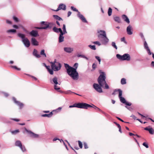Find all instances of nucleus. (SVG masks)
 I'll return each mask as SVG.
<instances>
[{
	"label": "nucleus",
	"mask_w": 154,
	"mask_h": 154,
	"mask_svg": "<svg viewBox=\"0 0 154 154\" xmlns=\"http://www.w3.org/2000/svg\"><path fill=\"white\" fill-rule=\"evenodd\" d=\"M106 78V74L103 72H102L99 77L97 81L99 85L97 84L94 83L93 86L94 88L97 92L102 93L103 91L101 87H103L104 85L105 88L108 89L109 88V86L106 82L105 79Z\"/></svg>",
	"instance_id": "1"
},
{
	"label": "nucleus",
	"mask_w": 154,
	"mask_h": 154,
	"mask_svg": "<svg viewBox=\"0 0 154 154\" xmlns=\"http://www.w3.org/2000/svg\"><path fill=\"white\" fill-rule=\"evenodd\" d=\"M68 75L70 76L73 79L77 80L79 78V74L75 69L73 67L68 69L67 72Z\"/></svg>",
	"instance_id": "2"
},
{
	"label": "nucleus",
	"mask_w": 154,
	"mask_h": 154,
	"mask_svg": "<svg viewBox=\"0 0 154 154\" xmlns=\"http://www.w3.org/2000/svg\"><path fill=\"white\" fill-rule=\"evenodd\" d=\"M92 106L91 105L85 103H79L74 104L72 105L69 106V108L76 107L78 108L84 109H87L88 107H91Z\"/></svg>",
	"instance_id": "3"
},
{
	"label": "nucleus",
	"mask_w": 154,
	"mask_h": 154,
	"mask_svg": "<svg viewBox=\"0 0 154 154\" xmlns=\"http://www.w3.org/2000/svg\"><path fill=\"white\" fill-rule=\"evenodd\" d=\"M51 83L54 85V89L56 90H58L60 89V88L58 86V85H60V84L58 82V78L55 76L50 80Z\"/></svg>",
	"instance_id": "4"
},
{
	"label": "nucleus",
	"mask_w": 154,
	"mask_h": 154,
	"mask_svg": "<svg viewBox=\"0 0 154 154\" xmlns=\"http://www.w3.org/2000/svg\"><path fill=\"white\" fill-rule=\"evenodd\" d=\"M118 93L119 94V97L120 101L123 103H125V99L124 97H122V91L121 89H116L112 94L115 95L117 94Z\"/></svg>",
	"instance_id": "5"
},
{
	"label": "nucleus",
	"mask_w": 154,
	"mask_h": 154,
	"mask_svg": "<svg viewBox=\"0 0 154 154\" xmlns=\"http://www.w3.org/2000/svg\"><path fill=\"white\" fill-rule=\"evenodd\" d=\"M71 9L74 11L77 12H78V16L81 20L84 23H87V21L84 17V16L80 14V13L78 11V10L73 6L71 7Z\"/></svg>",
	"instance_id": "6"
},
{
	"label": "nucleus",
	"mask_w": 154,
	"mask_h": 154,
	"mask_svg": "<svg viewBox=\"0 0 154 154\" xmlns=\"http://www.w3.org/2000/svg\"><path fill=\"white\" fill-rule=\"evenodd\" d=\"M52 69L55 71H57L60 70L61 67V65L59 63H57L56 64L52 63L51 65Z\"/></svg>",
	"instance_id": "7"
},
{
	"label": "nucleus",
	"mask_w": 154,
	"mask_h": 154,
	"mask_svg": "<svg viewBox=\"0 0 154 154\" xmlns=\"http://www.w3.org/2000/svg\"><path fill=\"white\" fill-rule=\"evenodd\" d=\"M97 32L99 33V38L101 37L102 38H108L106 37V32L105 31L100 30L98 31Z\"/></svg>",
	"instance_id": "8"
},
{
	"label": "nucleus",
	"mask_w": 154,
	"mask_h": 154,
	"mask_svg": "<svg viewBox=\"0 0 154 154\" xmlns=\"http://www.w3.org/2000/svg\"><path fill=\"white\" fill-rule=\"evenodd\" d=\"M15 145L16 146L19 147L23 152H24L26 151L25 146H22L20 141H17L15 142Z\"/></svg>",
	"instance_id": "9"
},
{
	"label": "nucleus",
	"mask_w": 154,
	"mask_h": 154,
	"mask_svg": "<svg viewBox=\"0 0 154 154\" xmlns=\"http://www.w3.org/2000/svg\"><path fill=\"white\" fill-rule=\"evenodd\" d=\"M29 35L32 37H36L39 36V35L37 31L32 30L29 33Z\"/></svg>",
	"instance_id": "10"
},
{
	"label": "nucleus",
	"mask_w": 154,
	"mask_h": 154,
	"mask_svg": "<svg viewBox=\"0 0 154 154\" xmlns=\"http://www.w3.org/2000/svg\"><path fill=\"white\" fill-rule=\"evenodd\" d=\"M61 9L63 10H66V6L64 4L62 3L60 4L57 10H53L55 11H57Z\"/></svg>",
	"instance_id": "11"
},
{
	"label": "nucleus",
	"mask_w": 154,
	"mask_h": 154,
	"mask_svg": "<svg viewBox=\"0 0 154 154\" xmlns=\"http://www.w3.org/2000/svg\"><path fill=\"white\" fill-rule=\"evenodd\" d=\"M144 46L145 49H146L147 53L149 55H151L152 54V52L150 51V50L149 49L147 44L146 41H145L144 43Z\"/></svg>",
	"instance_id": "12"
},
{
	"label": "nucleus",
	"mask_w": 154,
	"mask_h": 154,
	"mask_svg": "<svg viewBox=\"0 0 154 154\" xmlns=\"http://www.w3.org/2000/svg\"><path fill=\"white\" fill-rule=\"evenodd\" d=\"M12 99L14 103L19 106L20 109H21L23 107V103L18 101H17L16 98L14 97H13Z\"/></svg>",
	"instance_id": "13"
},
{
	"label": "nucleus",
	"mask_w": 154,
	"mask_h": 154,
	"mask_svg": "<svg viewBox=\"0 0 154 154\" xmlns=\"http://www.w3.org/2000/svg\"><path fill=\"white\" fill-rule=\"evenodd\" d=\"M131 105V103L126 100V108L131 111L133 109V108L132 106H130Z\"/></svg>",
	"instance_id": "14"
},
{
	"label": "nucleus",
	"mask_w": 154,
	"mask_h": 154,
	"mask_svg": "<svg viewBox=\"0 0 154 154\" xmlns=\"http://www.w3.org/2000/svg\"><path fill=\"white\" fill-rule=\"evenodd\" d=\"M26 131L28 133L31 134L30 136L31 137L35 138L38 137L39 136L38 134H35L30 131L26 129Z\"/></svg>",
	"instance_id": "15"
},
{
	"label": "nucleus",
	"mask_w": 154,
	"mask_h": 154,
	"mask_svg": "<svg viewBox=\"0 0 154 154\" xmlns=\"http://www.w3.org/2000/svg\"><path fill=\"white\" fill-rule=\"evenodd\" d=\"M22 41L25 47H28L30 46V42L28 39H22Z\"/></svg>",
	"instance_id": "16"
},
{
	"label": "nucleus",
	"mask_w": 154,
	"mask_h": 154,
	"mask_svg": "<svg viewBox=\"0 0 154 154\" xmlns=\"http://www.w3.org/2000/svg\"><path fill=\"white\" fill-rule=\"evenodd\" d=\"M64 50L66 52L71 53L73 51V48L70 47H65L64 48Z\"/></svg>",
	"instance_id": "17"
},
{
	"label": "nucleus",
	"mask_w": 154,
	"mask_h": 154,
	"mask_svg": "<svg viewBox=\"0 0 154 154\" xmlns=\"http://www.w3.org/2000/svg\"><path fill=\"white\" fill-rule=\"evenodd\" d=\"M116 57L118 59L120 60H125V54L122 56L118 54H116Z\"/></svg>",
	"instance_id": "18"
},
{
	"label": "nucleus",
	"mask_w": 154,
	"mask_h": 154,
	"mask_svg": "<svg viewBox=\"0 0 154 154\" xmlns=\"http://www.w3.org/2000/svg\"><path fill=\"white\" fill-rule=\"evenodd\" d=\"M113 19L114 20L118 23H122L121 19L120 18L116 15H114L113 16Z\"/></svg>",
	"instance_id": "19"
},
{
	"label": "nucleus",
	"mask_w": 154,
	"mask_h": 154,
	"mask_svg": "<svg viewBox=\"0 0 154 154\" xmlns=\"http://www.w3.org/2000/svg\"><path fill=\"white\" fill-rule=\"evenodd\" d=\"M126 30L127 33L128 35H131L132 34V32L131 31L132 30V27L130 25H129L127 27Z\"/></svg>",
	"instance_id": "20"
},
{
	"label": "nucleus",
	"mask_w": 154,
	"mask_h": 154,
	"mask_svg": "<svg viewBox=\"0 0 154 154\" xmlns=\"http://www.w3.org/2000/svg\"><path fill=\"white\" fill-rule=\"evenodd\" d=\"M55 26V24L53 22H48V25L46 27H45V29L47 28L51 29L53 26Z\"/></svg>",
	"instance_id": "21"
},
{
	"label": "nucleus",
	"mask_w": 154,
	"mask_h": 154,
	"mask_svg": "<svg viewBox=\"0 0 154 154\" xmlns=\"http://www.w3.org/2000/svg\"><path fill=\"white\" fill-rule=\"evenodd\" d=\"M53 30L54 32L58 33L61 31V29L60 28H57L55 26L53 28Z\"/></svg>",
	"instance_id": "22"
},
{
	"label": "nucleus",
	"mask_w": 154,
	"mask_h": 154,
	"mask_svg": "<svg viewBox=\"0 0 154 154\" xmlns=\"http://www.w3.org/2000/svg\"><path fill=\"white\" fill-rule=\"evenodd\" d=\"M37 52V51L36 50L34 49L33 53V55L35 56L36 57L39 58L41 56L39 54H38Z\"/></svg>",
	"instance_id": "23"
},
{
	"label": "nucleus",
	"mask_w": 154,
	"mask_h": 154,
	"mask_svg": "<svg viewBox=\"0 0 154 154\" xmlns=\"http://www.w3.org/2000/svg\"><path fill=\"white\" fill-rule=\"evenodd\" d=\"M31 43L34 45H38V42L36 41V39H32Z\"/></svg>",
	"instance_id": "24"
},
{
	"label": "nucleus",
	"mask_w": 154,
	"mask_h": 154,
	"mask_svg": "<svg viewBox=\"0 0 154 154\" xmlns=\"http://www.w3.org/2000/svg\"><path fill=\"white\" fill-rule=\"evenodd\" d=\"M53 17L55 19L58 20H63L62 19L57 15H54L53 16Z\"/></svg>",
	"instance_id": "25"
},
{
	"label": "nucleus",
	"mask_w": 154,
	"mask_h": 154,
	"mask_svg": "<svg viewBox=\"0 0 154 154\" xmlns=\"http://www.w3.org/2000/svg\"><path fill=\"white\" fill-rule=\"evenodd\" d=\"M77 56L78 57H81L82 58H85L87 60H88V58L84 55H81L79 54H77Z\"/></svg>",
	"instance_id": "26"
},
{
	"label": "nucleus",
	"mask_w": 154,
	"mask_h": 154,
	"mask_svg": "<svg viewBox=\"0 0 154 154\" xmlns=\"http://www.w3.org/2000/svg\"><path fill=\"white\" fill-rule=\"evenodd\" d=\"M52 115V112H51L49 114H45L42 115V117H51Z\"/></svg>",
	"instance_id": "27"
},
{
	"label": "nucleus",
	"mask_w": 154,
	"mask_h": 154,
	"mask_svg": "<svg viewBox=\"0 0 154 154\" xmlns=\"http://www.w3.org/2000/svg\"><path fill=\"white\" fill-rule=\"evenodd\" d=\"M40 24L42 26L44 25V27H46L47 25H48V22L46 21H42L40 22Z\"/></svg>",
	"instance_id": "28"
},
{
	"label": "nucleus",
	"mask_w": 154,
	"mask_h": 154,
	"mask_svg": "<svg viewBox=\"0 0 154 154\" xmlns=\"http://www.w3.org/2000/svg\"><path fill=\"white\" fill-rule=\"evenodd\" d=\"M18 36L21 38H25V35L24 34H21L20 33H18Z\"/></svg>",
	"instance_id": "29"
},
{
	"label": "nucleus",
	"mask_w": 154,
	"mask_h": 154,
	"mask_svg": "<svg viewBox=\"0 0 154 154\" xmlns=\"http://www.w3.org/2000/svg\"><path fill=\"white\" fill-rule=\"evenodd\" d=\"M112 12V9L111 8H109L108 9V13L109 16H110L111 15Z\"/></svg>",
	"instance_id": "30"
},
{
	"label": "nucleus",
	"mask_w": 154,
	"mask_h": 154,
	"mask_svg": "<svg viewBox=\"0 0 154 154\" xmlns=\"http://www.w3.org/2000/svg\"><path fill=\"white\" fill-rule=\"evenodd\" d=\"M64 66L65 68L66 69L67 72L68 71V69H70L71 67H72L70 66L67 63H65Z\"/></svg>",
	"instance_id": "31"
},
{
	"label": "nucleus",
	"mask_w": 154,
	"mask_h": 154,
	"mask_svg": "<svg viewBox=\"0 0 154 154\" xmlns=\"http://www.w3.org/2000/svg\"><path fill=\"white\" fill-rule=\"evenodd\" d=\"M16 30L15 29H11L7 30L8 33H15L16 32Z\"/></svg>",
	"instance_id": "32"
},
{
	"label": "nucleus",
	"mask_w": 154,
	"mask_h": 154,
	"mask_svg": "<svg viewBox=\"0 0 154 154\" xmlns=\"http://www.w3.org/2000/svg\"><path fill=\"white\" fill-rule=\"evenodd\" d=\"M131 57L130 55L128 54H126V60L129 61Z\"/></svg>",
	"instance_id": "33"
},
{
	"label": "nucleus",
	"mask_w": 154,
	"mask_h": 154,
	"mask_svg": "<svg viewBox=\"0 0 154 154\" xmlns=\"http://www.w3.org/2000/svg\"><path fill=\"white\" fill-rule=\"evenodd\" d=\"M149 131L150 134H154V130L152 128H149Z\"/></svg>",
	"instance_id": "34"
},
{
	"label": "nucleus",
	"mask_w": 154,
	"mask_h": 154,
	"mask_svg": "<svg viewBox=\"0 0 154 154\" xmlns=\"http://www.w3.org/2000/svg\"><path fill=\"white\" fill-rule=\"evenodd\" d=\"M72 93H74L75 94H77L78 95H79L77 94H76L75 93H74V92H73L70 90H69V91H66L65 93V94H71Z\"/></svg>",
	"instance_id": "35"
},
{
	"label": "nucleus",
	"mask_w": 154,
	"mask_h": 154,
	"mask_svg": "<svg viewBox=\"0 0 154 154\" xmlns=\"http://www.w3.org/2000/svg\"><path fill=\"white\" fill-rule=\"evenodd\" d=\"M40 54L42 55H44L45 56V57H46V54L45 53V50H42L41 52H40Z\"/></svg>",
	"instance_id": "36"
},
{
	"label": "nucleus",
	"mask_w": 154,
	"mask_h": 154,
	"mask_svg": "<svg viewBox=\"0 0 154 154\" xmlns=\"http://www.w3.org/2000/svg\"><path fill=\"white\" fill-rule=\"evenodd\" d=\"M108 41L109 39H103L102 42H103V44H105L108 42Z\"/></svg>",
	"instance_id": "37"
},
{
	"label": "nucleus",
	"mask_w": 154,
	"mask_h": 154,
	"mask_svg": "<svg viewBox=\"0 0 154 154\" xmlns=\"http://www.w3.org/2000/svg\"><path fill=\"white\" fill-rule=\"evenodd\" d=\"M88 46L92 49L95 50H96L95 46L94 45H88Z\"/></svg>",
	"instance_id": "38"
},
{
	"label": "nucleus",
	"mask_w": 154,
	"mask_h": 154,
	"mask_svg": "<svg viewBox=\"0 0 154 154\" xmlns=\"http://www.w3.org/2000/svg\"><path fill=\"white\" fill-rule=\"evenodd\" d=\"M19 130H16L14 131H11V133L13 134H15L18 132H19Z\"/></svg>",
	"instance_id": "39"
},
{
	"label": "nucleus",
	"mask_w": 154,
	"mask_h": 154,
	"mask_svg": "<svg viewBox=\"0 0 154 154\" xmlns=\"http://www.w3.org/2000/svg\"><path fill=\"white\" fill-rule=\"evenodd\" d=\"M121 82L122 85L125 84V79L124 78H122L121 80Z\"/></svg>",
	"instance_id": "40"
},
{
	"label": "nucleus",
	"mask_w": 154,
	"mask_h": 154,
	"mask_svg": "<svg viewBox=\"0 0 154 154\" xmlns=\"http://www.w3.org/2000/svg\"><path fill=\"white\" fill-rule=\"evenodd\" d=\"M78 64L77 63H75L73 67H74V68H74V69H75V70H76V69L78 68Z\"/></svg>",
	"instance_id": "41"
},
{
	"label": "nucleus",
	"mask_w": 154,
	"mask_h": 154,
	"mask_svg": "<svg viewBox=\"0 0 154 154\" xmlns=\"http://www.w3.org/2000/svg\"><path fill=\"white\" fill-rule=\"evenodd\" d=\"M63 31L64 32L67 33V31H66V25L64 24L63 25Z\"/></svg>",
	"instance_id": "42"
},
{
	"label": "nucleus",
	"mask_w": 154,
	"mask_h": 154,
	"mask_svg": "<svg viewBox=\"0 0 154 154\" xmlns=\"http://www.w3.org/2000/svg\"><path fill=\"white\" fill-rule=\"evenodd\" d=\"M13 20H14V21L15 22H18V21H19L17 17L14 16L13 17Z\"/></svg>",
	"instance_id": "43"
},
{
	"label": "nucleus",
	"mask_w": 154,
	"mask_h": 154,
	"mask_svg": "<svg viewBox=\"0 0 154 154\" xmlns=\"http://www.w3.org/2000/svg\"><path fill=\"white\" fill-rule=\"evenodd\" d=\"M97 66V64L95 63H94L92 64V67L93 70H94L96 68Z\"/></svg>",
	"instance_id": "44"
},
{
	"label": "nucleus",
	"mask_w": 154,
	"mask_h": 154,
	"mask_svg": "<svg viewBox=\"0 0 154 154\" xmlns=\"http://www.w3.org/2000/svg\"><path fill=\"white\" fill-rule=\"evenodd\" d=\"M112 46L114 48L116 49H117V46L116 45V43L115 42H113L112 43Z\"/></svg>",
	"instance_id": "45"
},
{
	"label": "nucleus",
	"mask_w": 154,
	"mask_h": 154,
	"mask_svg": "<svg viewBox=\"0 0 154 154\" xmlns=\"http://www.w3.org/2000/svg\"><path fill=\"white\" fill-rule=\"evenodd\" d=\"M143 145L145 146L146 148H148L149 147V146L148 145V144L146 142H144L143 143Z\"/></svg>",
	"instance_id": "46"
},
{
	"label": "nucleus",
	"mask_w": 154,
	"mask_h": 154,
	"mask_svg": "<svg viewBox=\"0 0 154 154\" xmlns=\"http://www.w3.org/2000/svg\"><path fill=\"white\" fill-rule=\"evenodd\" d=\"M78 143L79 147L80 148H82V143L79 140L78 141Z\"/></svg>",
	"instance_id": "47"
},
{
	"label": "nucleus",
	"mask_w": 154,
	"mask_h": 154,
	"mask_svg": "<svg viewBox=\"0 0 154 154\" xmlns=\"http://www.w3.org/2000/svg\"><path fill=\"white\" fill-rule=\"evenodd\" d=\"M95 57L96 58V59H97L98 60V61L99 62V64H100V62L101 61V59H100V57H99L97 56H96Z\"/></svg>",
	"instance_id": "48"
},
{
	"label": "nucleus",
	"mask_w": 154,
	"mask_h": 154,
	"mask_svg": "<svg viewBox=\"0 0 154 154\" xmlns=\"http://www.w3.org/2000/svg\"><path fill=\"white\" fill-rule=\"evenodd\" d=\"M45 27H34L35 29H45L44 28Z\"/></svg>",
	"instance_id": "49"
},
{
	"label": "nucleus",
	"mask_w": 154,
	"mask_h": 154,
	"mask_svg": "<svg viewBox=\"0 0 154 154\" xmlns=\"http://www.w3.org/2000/svg\"><path fill=\"white\" fill-rule=\"evenodd\" d=\"M53 70L52 69H50L48 70V71L51 74L53 75L54 73V72Z\"/></svg>",
	"instance_id": "50"
},
{
	"label": "nucleus",
	"mask_w": 154,
	"mask_h": 154,
	"mask_svg": "<svg viewBox=\"0 0 154 154\" xmlns=\"http://www.w3.org/2000/svg\"><path fill=\"white\" fill-rule=\"evenodd\" d=\"M93 43L97 45L98 46H100L101 45L100 43L98 41H96L93 42Z\"/></svg>",
	"instance_id": "51"
},
{
	"label": "nucleus",
	"mask_w": 154,
	"mask_h": 154,
	"mask_svg": "<svg viewBox=\"0 0 154 154\" xmlns=\"http://www.w3.org/2000/svg\"><path fill=\"white\" fill-rule=\"evenodd\" d=\"M11 67L12 68H14L15 69H17L18 70H20V69L17 68L16 66H11Z\"/></svg>",
	"instance_id": "52"
},
{
	"label": "nucleus",
	"mask_w": 154,
	"mask_h": 154,
	"mask_svg": "<svg viewBox=\"0 0 154 154\" xmlns=\"http://www.w3.org/2000/svg\"><path fill=\"white\" fill-rule=\"evenodd\" d=\"M60 32V35H63L64 34L67 33L66 32H64L62 31V30Z\"/></svg>",
	"instance_id": "53"
},
{
	"label": "nucleus",
	"mask_w": 154,
	"mask_h": 154,
	"mask_svg": "<svg viewBox=\"0 0 154 154\" xmlns=\"http://www.w3.org/2000/svg\"><path fill=\"white\" fill-rule=\"evenodd\" d=\"M126 22L127 23H130V21L129 19L127 17V16H126Z\"/></svg>",
	"instance_id": "54"
},
{
	"label": "nucleus",
	"mask_w": 154,
	"mask_h": 154,
	"mask_svg": "<svg viewBox=\"0 0 154 154\" xmlns=\"http://www.w3.org/2000/svg\"><path fill=\"white\" fill-rule=\"evenodd\" d=\"M84 146L85 149H87L88 148V146L86 143H84Z\"/></svg>",
	"instance_id": "55"
},
{
	"label": "nucleus",
	"mask_w": 154,
	"mask_h": 154,
	"mask_svg": "<svg viewBox=\"0 0 154 154\" xmlns=\"http://www.w3.org/2000/svg\"><path fill=\"white\" fill-rule=\"evenodd\" d=\"M13 27L14 28H15L16 29H18V26L17 25H13Z\"/></svg>",
	"instance_id": "56"
},
{
	"label": "nucleus",
	"mask_w": 154,
	"mask_h": 154,
	"mask_svg": "<svg viewBox=\"0 0 154 154\" xmlns=\"http://www.w3.org/2000/svg\"><path fill=\"white\" fill-rule=\"evenodd\" d=\"M6 23H7L10 24H11V21L8 20H6Z\"/></svg>",
	"instance_id": "57"
},
{
	"label": "nucleus",
	"mask_w": 154,
	"mask_h": 154,
	"mask_svg": "<svg viewBox=\"0 0 154 154\" xmlns=\"http://www.w3.org/2000/svg\"><path fill=\"white\" fill-rule=\"evenodd\" d=\"M114 123H115L117 126L118 128L120 127L121 126L119 124L117 123L116 122H114Z\"/></svg>",
	"instance_id": "58"
},
{
	"label": "nucleus",
	"mask_w": 154,
	"mask_h": 154,
	"mask_svg": "<svg viewBox=\"0 0 154 154\" xmlns=\"http://www.w3.org/2000/svg\"><path fill=\"white\" fill-rule=\"evenodd\" d=\"M57 63H59L58 62H57L56 61V60H55L53 62H51V65L52 64V63H54V64H56Z\"/></svg>",
	"instance_id": "59"
},
{
	"label": "nucleus",
	"mask_w": 154,
	"mask_h": 154,
	"mask_svg": "<svg viewBox=\"0 0 154 154\" xmlns=\"http://www.w3.org/2000/svg\"><path fill=\"white\" fill-rule=\"evenodd\" d=\"M60 140V142H61V140H60L59 139H57V138H54L53 140V141H55L56 140Z\"/></svg>",
	"instance_id": "60"
},
{
	"label": "nucleus",
	"mask_w": 154,
	"mask_h": 154,
	"mask_svg": "<svg viewBox=\"0 0 154 154\" xmlns=\"http://www.w3.org/2000/svg\"><path fill=\"white\" fill-rule=\"evenodd\" d=\"M92 106H92V107H94L95 109H98V107H97L96 106H94V105L93 104H92Z\"/></svg>",
	"instance_id": "61"
},
{
	"label": "nucleus",
	"mask_w": 154,
	"mask_h": 154,
	"mask_svg": "<svg viewBox=\"0 0 154 154\" xmlns=\"http://www.w3.org/2000/svg\"><path fill=\"white\" fill-rule=\"evenodd\" d=\"M71 13H72L71 12H70V11H69L68 12V15H67L68 17H69L71 15Z\"/></svg>",
	"instance_id": "62"
},
{
	"label": "nucleus",
	"mask_w": 154,
	"mask_h": 154,
	"mask_svg": "<svg viewBox=\"0 0 154 154\" xmlns=\"http://www.w3.org/2000/svg\"><path fill=\"white\" fill-rule=\"evenodd\" d=\"M122 18L124 20V21H125V14H123L122 15Z\"/></svg>",
	"instance_id": "63"
},
{
	"label": "nucleus",
	"mask_w": 154,
	"mask_h": 154,
	"mask_svg": "<svg viewBox=\"0 0 154 154\" xmlns=\"http://www.w3.org/2000/svg\"><path fill=\"white\" fill-rule=\"evenodd\" d=\"M151 65L152 67H154V61H152L151 62Z\"/></svg>",
	"instance_id": "64"
}]
</instances>
